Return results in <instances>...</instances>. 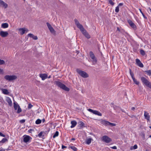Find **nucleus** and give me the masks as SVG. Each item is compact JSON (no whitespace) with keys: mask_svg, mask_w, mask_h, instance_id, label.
<instances>
[{"mask_svg":"<svg viewBox=\"0 0 151 151\" xmlns=\"http://www.w3.org/2000/svg\"><path fill=\"white\" fill-rule=\"evenodd\" d=\"M62 149H64L66 148V147L64 145H62Z\"/></svg>","mask_w":151,"mask_h":151,"instance_id":"obj_47","label":"nucleus"},{"mask_svg":"<svg viewBox=\"0 0 151 151\" xmlns=\"http://www.w3.org/2000/svg\"><path fill=\"white\" fill-rule=\"evenodd\" d=\"M140 52L141 54L142 55H145V52L144 50H140Z\"/></svg>","mask_w":151,"mask_h":151,"instance_id":"obj_35","label":"nucleus"},{"mask_svg":"<svg viewBox=\"0 0 151 151\" xmlns=\"http://www.w3.org/2000/svg\"><path fill=\"white\" fill-rule=\"evenodd\" d=\"M102 124L106 126H107L109 125V122L107 121L103 120L102 121Z\"/></svg>","mask_w":151,"mask_h":151,"instance_id":"obj_25","label":"nucleus"},{"mask_svg":"<svg viewBox=\"0 0 151 151\" xmlns=\"http://www.w3.org/2000/svg\"><path fill=\"white\" fill-rule=\"evenodd\" d=\"M0 71H1V69Z\"/></svg>","mask_w":151,"mask_h":151,"instance_id":"obj_56","label":"nucleus"},{"mask_svg":"<svg viewBox=\"0 0 151 151\" xmlns=\"http://www.w3.org/2000/svg\"><path fill=\"white\" fill-rule=\"evenodd\" d=\"M18 33L21 35H23L25 32H27L28 30V29L25 28H22L18 29Z\"/></svg>","mask_w":151,"mask_h":151,"instance_id":"obj_8","label":"nucleus"},{"mask_svg":"<svg viewBox=\"0 0 151 151\" xmlns=\"http://www.w3.org/2000/svg\"><path fill=\"white\" fill-rule=\"evenodd\" d=\"M59 134V133L58 131H56L55 133L54 134L53 137V138H55V137L58 136Z\"/></svg>","mask_w":151,"mask_h":151,"instance_id":"obj_30","label":"nucleus"},{"mask_svg":"<svg viewBox=\"0 0 151 151\" xmlns=\"http://www.w3.org/2000/svg\"><path fill=\"white\" fill-rule=\"evenodd\" d=\"M33 131V130L32 129H30L29 130H28V132H29V133H31L32 132V131Z\"/></svg>","mask_w":151,"mask_h":151,"instance_id":"obj_45","label":"nucleus"},{"mask_svg":"<svg viewBox=\"0 0 151 151\" xmlns=\"http://www.w3.org/2000/svg\"><path fill=\"white\" fill-rule=\"evenodd\" d=\"M6 65L5 62L3 60H1V65Z\"/></svg>","mask_w":151,"mask_h":151,"instance_id":"obj_39","label":"nucleus"},{"mask_svg":"<svg viewBox=\"0 0 151 151\" xmlns=\"http://www.w3.org/2000/svg\"><path fill=\"white\" fill-rule=\"evenodd\" d=\"M92 139L91 138H89L87 139L86 140V143L87 144L89 145L91 142Z\"/></svg>","mask_w":151,"mask_h":151,"instance_id":"obj_28","label":"nucleus"},{"mask_svg":"<svg viewBox=\"0 0 151 151\" xmlns=\"http://www.w3.org/2000/svg\"><path fill=\"white\" fill-rule=\"evenodd\" d=\"M136 62L137 65L139 66L141 68H142L143 67V65L139 59H136Z\"/></svg>","mask_w":151,"mask_h":151,"instance_id":"obj_13","label":"nucleus"},{"mask_svg":"<svg viewBox=\"0 0 151 151\" xmlns=\"http://www.w3.org/2000/svg\"><path fill=\"white\" fill-rule=\"evenodd\" d=\"M33 106L31 104H29L28 105V108L29 109H30Z\"/></svg>","mask_w":151,"mask_h":151,"instance_id":"obj_42","label":"nucleus"},{"mask_svg":"<svg viewBox=\"0 0 151 151\" xmlns=\"http://www.w3.org/2000/svg\"><path fill=\"white\" fill-rule=\"evenodd\" d=\"M6 101L8 102L9 106H12V101L9 97H6Z\"/></svg>","mask_w":151,"mask_h":151,"instance_id":"obj_16","label":"nucleus"},{"mask_svg":"<svg viewBox=\"0 0 151 151\" xmlns=\"http://www.w3.org/2000/svg\"><path fill=\"white\" fill-rule=\"evenodd\" d=\"M141 80L143 85H145L151 89V83L144 77H142Z\"/></svg>","mask_w":151,"mask_h":151,"instance_id":"obj_3","label":"nucleus"},{"mask_svg":"<svg viewBox=\"0 0 151 151\" xmlns=\"http://www.w3.org/2000/svg\"><path fill=\"white\" fill-rule=\"evenodd\" d=\"M45 121V120L44 119L43 120V121Z\"/></svg>","mask_w":151,"mask_h":151,"instance_id":"obj_58","label":"nucleus"},{"mask_svg":"<svg viewBox=\"0 0 151 151\" xmlns=\"http://www.w3.org/2000/svg\"><path fill=\"white\" fill-rule=\"evenodd\" d=\"M134 107H132V110H134Z\"/></svg>","mask_w":151,"mask_h":151,"instance_id":"obj_50","label":"nucleus"},{"mask_svg":"<svg viewBox=\"0 0 151 151\" xmlns=\"http://www.w3.org/2000/svg\"><path fill=\"white\" fill-rule=\"evenodd\" d=\"M102 140L106 142L109 143L111 141V139L107 136L105 135L103 136L102 138Z\"/></svg>","mask_w":151,"mask_h":151,"instance_id":"obj_11","label":"nucleus"},{"mask_svg":"<svg viewBox=\"0 0 151 151\" xmlns=\"http://www.w3.org/2000/svg\"><path fill=\"white\" fill-rule=\"evenodd\" d=\"M137 148V146L136 145H134L133 147H131L130 149L131 150H133V149H136Z\"/></svg>","mask_w":151,"mask_h":151,"instance_id":"obj_34","label":"nucleus"},{"mask_svg":"<svg viewBox=\"0 0 151 151\" xmlns=\"http://www.w3.org/2000/svg\"><path fill=\"white\" fill-rule=\"evenodd\" d=\"M111 148L114 149H117V147L116 146H114L111 147Z\"/></svg>","mask_w":151,"mask_h":151,"instance_id":"obj_44","label":"nucleus"},{"mask_svg":"<svg viewBox=\"0 0 151 151\" xmlns=\"http://www.w3.org/2000/svg\"><path fill=\"white\" fill-rule=\"evenodd\" d=\"M122 5H123V4L122 3H120V4H119L118 5V6H119H119H122Z\"/></svg>","mask_w":151,"mask_h":151,"instance_id":"obj_46","label":"nucleus"},{"mask_svg":"<svg viewBox=\"0 0 151 151\" xmlns=\"http://www.w3.org/2000/svg\"><path fill=\"white\" fill-rule=\"evenodd\" d=\"M8 35V33L7 31H1V36L3 37H6Z\"/></svg>","mask_w":151,"mask_h":151,"instance_id":"obj_14","label":"nucleus"},{"mask_svg":"<svg viewBox=\"0 0 151 151\" xmlns=\"http://www.w3.org/2000/svg\"><path fill=\"white\" fill-rule=\"evenodd\" d=\"M40 77L42 80H44L47 78V75L46 74H40Z\"/></svg>","mask_w":151,"mask_h":151,"instance_id":"obj_17","label":"nucleus"},{"mask_svg":"<svg viewBox=\"0 0 151 151\" xmlns=\"http://www.w3.org/2000/svg\"><path fill=\"white\" fill-rule=\"evenodd\" d=\"M109 3L112 5H113L114 4V3L111 0H109Z\"/></svg>","mask_w":151,"mask_h":151,"instance_id":"obj_38","label":"nucleus"},{"mask_svg":"<svg viewBox=\"0 0 151 151\" xmlns=\"http://www.w3.org/2000/svg\"><path fill=\"white\" fill-rule=\"evenodd\" d=\"M1 6L5 9L6 8L8 7L7 4L2 1H1Z\"/></svg>","mask_w":151,"mask_h":151,"instance_id":"obj_18","label":"nucleus"},{"mask_svg":"<svg viewBox=\"0 0 151 151\" xmlns=\"http://www.w3.org/2000/svg\"><path fill=\"white\" fill-rule=\"evenodd\" d=\"M1 151H5V150L4 149H1Z\"/></svg>","mask_w":151,"mask_h":151,"instance_id":"obj_48","label":"nucleus"},{"mask_svg":"<svg viewBox=\"0 0 151 151\" xmlns=\"http://www.w3.org/2000/svg\"><path fill=\"white\" fill-rule=\"evenodd\" d=\"M70 148L74 151H77V148L74 146H70Z\"/></svg>","mask_w":151,"mask_h":151,"instance_id":"obj_31","label":"nucleus"},{"mask_svg":"<svg viewBox=\"0 0 151 151\" xmlns=\"http://www.w3.org/2000/svg\"><path fill=\"white\" fill-rule=\"evenodd\" d=\"M51 78V76H49L48 77V78Z\"/></svg>","mask_w":151,"mask_h":151,"instance_id":"obj_52","label":"nucleus"},{"mask_svg":"<svg viewBox=\"0 0 151 151\" xmlns=\"http://www.w3.org/2000/svg\"><path fill=\"white\" fill-rule=\"evenodd\" d=\"M151 129V126L149 127Z\"/></svg>","mask_w":151,"mask_h":151,"instance_id":"obj_53","label":"nucleus"},{"mask_svg":"<svg viewBox=\"0 0 151 151\" xmlns=\"http://www.w3.org/2000/svg\"><path fill=\"white\" fill-rule=\"evenodd\" d=\"M46 24L51 33L55 34V31L51 25L48 22L46 23Z\"/></svg>","mask_w":151,"mask_h":151,"instance_id":"obj_12","label":"nucleus"},{"mask_svg":"<svg viewBox=\"0 0 151 151\" xmlns=\"http://www.w3.org/2000/svg\"><path fill=\"white\" fill-rule=\"evenodd\" d=\"M88 111L91 112L92 113H93H93L94 111L90 109H88Z\"/></svg>","mask_w":151,"mask_h":151,"instance_id":"obj_41","label":"nucleus"},{"mask_svg":"<svg viewBox=\"0 0 151 151\" xmlns=\"http://www.w3.org/2000/svg\"><path fill=\"white\" fill-rule=\"evenodd\" d=\"M56 84L58 86L65 91H69V88L59 81L56 82Z\"/></svg>","mask_w":151,"mask_h":151,"instance_id":"obj_4","label":"nucleus"},{"mask_svg":"<svg viewBox=\"0 0 151 151\" xmlns=\"http://www.w3.org/2000/svg\"><path fill=\"white\" fill-rule=\"evenodd\" d=\"M14 107L15 110H17V113H19L22 111V109L17 103L15 102H14Z\"/></svg>","mask_w":151,"mask_h":151,"instance_id":"obj_9","label":"nucleus"},{"mask_svg":"<svg viewBox=\"0 0 151 151\" xmlns=\"http://www.w3.org/2000/svg\"><path fill=\"white\" fill-rule=\"evenodd\" d=\"M139 10L140 12H141V13L142 14L143 17H144V18H146V17L145 16V15H144V14L142 12L141 9H139Z\"/></svg>","mask_w":151,"mask_h":151,"instance_id":"obj_40","label":"nucleus"},{"mask_svg":"<svg viewBox=\"0 0 151 151\" xmlns=\"http://www.w3.org/2000/svg\"><path fill=\"white\" fill-rule=\"evenodd\" d=\"M128 22L130 25L133 29H135L136 28V25L131 20H129Z\"/></svg>","mask_w":151,"mask_h":151,"instance_id":"obj_15","label":"nucleus"},{"mask_svg":"<svg viewBox=\"0 0 151 151\" xmlns=\"http://www.w3.org/2000/svg\"><path fill=\"white\" fill-rule=\"evenodd\" d=\"M149 10H150V12H151V9L150 8H149Z\"/></svg>","mask_w":151,"mask_h":151,"instance_id":"obj_51","label":"nucleus"},{"mask_svg":"<svg viewBox=\"0 0 151 151\" xmlns=\"http://www.w3.org/2000/svg\"><path fill=\"white\" fill-rule=\"evenodd\" d=\"M4 78L6 80L8 81H12L16 79L17 77L14 75H7L4 77Z\"/></svg>","mask_w":151,"mask_h":151,"instance_id":"obj_5","label":"nucleus"},{"mask_svg":"<svg viewBox=\"0 0 151 151\" xmlns=\"http://www.w3.org/2000/svg\"><path fill=\"white\" fill-rule=\"evenodd\" d=\"M1 137H3L1 140V145L7 143L9 139V136L7 135L3 134L1 133Z\"/></svg>","mask_w":151,"mask_h":151,"instance_id":"obj_2","label":"nucleus"},{"mask_svg":"<svg viewBox=\"0 0 151 151\" xmlns=\"http://www.w3.org/2000/svg\"><path fill=\"white\" fill-rule=\"evenodd\" d=\"M129 73L132 79L134 78V74L132 72L131 70L130 69L129 70Z\"/></svg>","mask_w":151,"mask_h":151,"instance_id":"obj_32","label":"nucleus"},{"mask_svg":"<svg viewBox=\"0 0 151 151\" xmlns=\"http://www.w3.org/2000/svg\"><path fill=\"white\" fill-rule=\"evenodd\" d=\"M1 91H2V93L5 94L7 95L9 93V92L8 90L5 89H1Z\"/></svg>","mask_w":151,"mask_h":151,"instance_id":"obj_19","label":"nucleus"},{"mask_svg":"<svg viewBox=\"0 0 151 151\" xmlns=\"http://www.w3.org/2000/svg\"><path fill=\"white\" fill-rule=\"evenodd\" d=\"M74 21L77 27L79 29L83 35L87 39L90 38L91 37L90 35L84 28L82 25L79 23L76 19H75Z\"/></svg>","mask_w":151,"mask_h":151,"instance_id":"obj_1","label":"nucleus"},{"mask_svg":"<svg viewBox=\"0 0 151 151\" xmlns=\"http://www.w3.org/2000/svg\"><path fill=\"white\" fill-rule=\"evenodd\" d=\"M28 36L32 38L35 40H37V37L36 36L32 34H29L28 35Z\"/></svg>","mask_w":151,"mask_h":151,"instance_id":"obj_20","label":"nucleus"},{"mask_svg":"<svg viewBox=\"0 0 151 151\" xmlns=\"http://www.w3.org/2000/svg\"><path fill=\"white\" fill-rule=\"evenodd\" d=\"M76 140L74 138H72L71 139V140H73V141H74Z\"/></svg>","mask_w":151,"mask_h":151,"instance_id":"obj_49","label":"nucleus"},{"mask_svg":"<svg viewBox=\"0 0 151 151\" xmlns=\"http://www.w3.org/2000/svg\"><path fill=\"white\" fill-rule=\"evenodd\" d=\"M115 11L116 12H118L119 11V6H117L116 7V9H115Z\"/></svg>","mask_w":151,"mask_h":151,"instance_id":"obj_37","label":"nucleus"},{"mask_svg":"<svg viewBox=\"0 0 151 151\" xmlns=\"http://www.w3.org/2000/svg\"><path fill=\"white\" fill-rule=\"evenodd\" d=\"M144 116H145V117L146 119H147L148 120H149V119L150 116L149 115L148 113L146 111H145Z\"/></svg>","mask_w":151,"mask_h":151,"instance_id":"obj_23","label":"nucleus"},{"mask_svg":"<svg viewBox=\"0 0 151 151\" xmlns=\"http://www.w3.org/2000/svg\"><path fill=\"white\" fill-rule=\"evenodd\" d=\"M41 122V120L40 119H37L35 122V123L36 124H39Z\"/></svg>","mask_w":151,"mask_h":151,"instance_id":"obj_33","label":"nucleus"},{"mask_svg":"<svg viewBox=\"0 0 151 151\" xmlns=\"http://www.w3.org/2000/svg\"><path fill=\"white\" fill-rule=\"evenodd\" d=\"M149 137H151V135H150V136H149Z\"/></svg>","mask_w":151,"mask_h":151,"instance_id":"obj_54","label":"nucleus"},{"mask_svg":"<svg viewBox=\"0 0 151 151\" xmlns=\"http://www.w3.org/2000/svg\"><path fill=\"white\" fill-rule=\"evenodd\" d=\"M145 72L149 76H151V70H148L145 71Z\"/></svg>","mask_w":151,"mask_h":151,"instance_id":"obj_29","label":"nucleus"},{"mask_svg":"<svg viewBox=\"0 0 151 151\" xmlns=\"http://www.w3.org/2000/svg\"><path fill=\"white\" fill-rule=\"evenodd\" d=\"M89 55L91 58V60L93 64H96L97 62V60L95 57L94 54L92 52H89Z\"/></svg>","mask_w":151,"mask_h":151,"instance_id":"obj_7","label":"nucleus"},{"mask_svg":"<svg viewBox=\"0 0 151 151\" xmlns=\"http://www.w3.org/2000/svg\"><path fill=\"white\" fill-rule=\"evenodd\" d=\"M44 132H40L38 135V136L40 137H42L44 136Z\"/></svg>","mask_w":151,"mask_h":151,"instance_id":"obj_26","label":"nucleus"},{"mask_svg":"<svg viewBox=\"0 0 151 151\" xmlns=\"http://www.w3.org/2000/svg\"><path fill=\"white\" fill-rule=\"evenodd\" d=\"M77 72L80 76L83 78H87L88 77V74L85 71L80 70H77Z\"/></svg>","mask_w":151,"mask_h":151,"instance_id":"obj_6","label":"nucleus"},{"mask_svg":"<svg viewBox=\"0 0 151 151\" xmlns=\"http://www.w3.org/2000/svg\"><path fill=\"white\" fill-rule=\"evenodd\" d=\"M45 121V120L44 119L43 120V121Z\"/></svg>","mask_w":151,"mask_h":151,"instance_id":"obj_59","label":"nucleus"},{"mask_svg":"<svg viewBox=\"0 0 151 151\" xmlns=\"http://www.w3.org/2000/svg\"><path fill=\"white\" fill-rule=\"evenodd\" d=\"M24 1H25V0H23Z\"/></svg>","mask_w":151,"mask_h":151,"instance_id":"obj_55","label":"nucleus"},{"mask_svg":"<svg viewBox=\"0 0 151 151\" xmlns=\"http://www.w3.org/2000/svg\"><path fill=\"white\" fill-rule=\"evenodd\" d=\"M25 122V120L24 119H22L20 120V122L21 123H24Z\"/></svg>","mask_w":151,"mask_h":151,"instance_id":"obj_43","label":"nucleus"},{"mask_svg":"<svg viewBox=\"0 0 151 151\" xmlns=\"http://www.w3.org/2000/svg\"><path fill=\"white\" fill-rule=\"evenodd\" d=\"M117 29L119 30V28H117Z\"/></svg>","mask_w":151,"mask_h":151,"instance_id":"obj_57","label":"nucleus"},{"mask_svg":"<svg viewBox=\"0 0 151 151\" xmlns=\"http://www.w3.org/2000/svg\"><path fill=\"white\" fill-rule=\"evenodd\" d=\"M71 124L72 125L70 126L71 128H73L77 124V122L75 121H72L71 122Z\"/></svg>","mask_w":151,"mask_h":151,"instance_id":"obj_22","label":"nucleus"},{"mask_svg":"<svg viewBox=\"0 0 151 151\" xmlns=\"http://www.w3.org/2000/svg\"><path fill=\"white\" fill-rule=\"evenodd\" d=\"M116 125L115 124L110 123L109 122V126L111 127L115 126Z\"/></svg>","mask_w":151,"mask_h":151,"instance_id":"obj_36","label":"nucleus"},{"mask_svg":"<svg viewBox=\"0 0 151 151\" xmlns=\"http://www.w3.org/2000/svg\"><path fill=\"white\" fill-rule=\"evenodd\" d=\"M93 114L100 116H102V114L100 112L96 110L94 111V112Z\"/></svg>","mask_w":151,"mask_h":151,"instance_id":"obj_24","label":"nucleus"},{"mask_svg":"<svg viewBox=\"0 0 151 151\" xmlns=\"http://www.w3.org/2000/svg\"><path fill=\"white\" fill-rule=\"evenodd\" d=\"M133 82L134 83L137 85H139V81H137L135 78L132 79Z\"/></svg>","mask_w":151,"mask_h":151,"instance_id":"obj_27","label":"nucleus"},{"mask_svg":"<svg viewBox=\"0 0 151 151\" xmlns=\"http://www.w3.org/2000/svg\"><path fill=\"white\" fill-rule=\"evenodd\" d=\"M23 137V141L25 143L29 142L32 139V138L28 135H24Z\"/></svg>","mask_w":151,"mask_h":151,"instance_id":"obj_10","label":"nucleus"},{"mask_svg":"<svg viewBox=\"0 0 151 151\" xmlns=\"http://www.w3.org/2000/svg\"><path fill=\"white\" fill-rule=\"evenodd\" d=\"M8 26L9 24L7 23H2L1 25V27L4 29L8 28Z\"/></svg>","mask_w":151,"mask_h":151,"instance_id":"obj_21","label":"nucleus"}]
</instances>
